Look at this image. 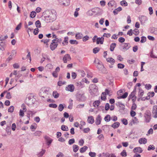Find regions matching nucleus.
<instances>
[{
	"mask_svg": "<svg viewBox=\"0 0 157 157\" xmlns=\"http://www.w3.org/2000/svg\"><path fill=\"white\" fill-rule=\"evenodd\" d=\"M56 12L54 10L47 11L45 19L47 22H52L56 18Z\"/></svg>",
	"mask_w": 157,
	"mask_h": 157,
	"instance_id": "nucleus-1",
	"label": "nucleus"
},
{
	"mask_svg": "<svg viewBox=\"0 0 157 157\" xmlns=\"http://www.w3.org/2000/svg\"><path fill=\"white\" fill-rule=\"evenodd\" d=\"M62 40L61 39L56 38L53 40L52 41V43L50 46V48L53 51L58 46L57 43L58 42H61Z\"/></svg>",
	"mask_w": 157,
	"mask_h": 157,
	"instance_id": "nucleus-2",
	"label": "nucleus"
},
{
	"mask_svg": "<svg viewBox=\"0 0 157 157\" xmlns=\"http://www.w3.org/2000/svg\"><path fill=\"white\" fill-rule=\"evenodd\" d=\"M34 98L33 96L31 94L28 95L26 99V102L29 105H32L34 103Z\"/></svg>",
	"mask_w": 157,
	"mask_h": 157,
	"instance_id": "nucleus-3",
	"label": "nucleus"
},
{
	"mask_svg": "<svg viewBox=\"0 0 157 157\" xmlns=\"http://www.w3.org/2000/svg\"><path fill=\"white\" fill-rule=\"evenodd\" d=\"M77 97L80 100L83 101L85 99L84 93L82 91H78L77 94Z\"/></svg>",
	"mask_w": 157,
	"mask_h": 157,
	"instance_id": "nucleus-4",
	"label": "nucleus"
},
{
	"mask_svg": "<svg viewBox=\"0 0 157 157\" xmlns=\"http://www.w3.org/2000/svg\"><path fill=\"white\" fill-rule=\"evenodd\" d=\"M75 89L74 86L73 84H70L67 85L65 88V90L66 91L70 92H73Z\"/></svg>",
	"mask_w": 157,
	"mask_h": 157,
	"instance_id": "nucleus-5",
	"label": "nucleus"
},
{
	"mask_svg": "<svg viewBox=\"0 0 157 157\" xmlns=\"http://www.w3.org/2000/svg\"><path fill=\"white\" fill-rule=\"evenodd\" d=\"M71 59V58L68 54H66L63 57V60L64 63H67Z\"/></svg>",
	"mask_w": 157,
	"mask_h": 157,
	"instance_id": "nucleus-6",
	"label": "nucleus"
},
{
	"mask_svg": "<svg viewBox=\"0 0 157 157\" xmlns=\"http://www.w3.org/2000/svg\"><path fill=\"white\" fill-rule=\"evenodd\" d=\"M92 89L90 90V92L92 95H96L98 92V88L95 86H93Z\"/></svg>",
	"mask_w": 157,
	"mask_h": 157,
	"instance_id": "nucleus-7",
	"label": "nucleus"
},
{
	"mask_svg": "<svg viewBox=\"0 0 157 157\" xmlns=\"http://www.w3.org/2000/svg\"><path fill=\"white\" fill-rule=\"evenodd\" d=\"M152 115L154 118H157V106L156 105L154 106L153 107Z\"/></svg>",
	"mask_w": 157,
	"mask_h": 157,
	"instance_id": "nucleus-8",
	"label": "nucleus"
},
{
	"mask_svg": "<svg viewBox=\"0 0 157 157\" xmlns=\"http://www.w3.org/2000/svg\"><path fill=\"white\" fill-rule=\"evenodd\" d=\"M58 1L61 4L65 6H68L70 3L69 0H58Z\"/></svg>",
	"mask_w": 157,
	"mask_h": 157,
	"instance_id": "nucleus-9",
	"label": "nucleus"
},
{
	"mask_svg": "<svg viewBox=\"0 0 157 157\" xmlns=\"http://www.w3.org/2000/svg\"><path fill=\"white\" fill-rule=\"evenodd\" d=\"M48 92V91L47 90L44 91L43 90H41L40 91L39 94L41 97L44 98L45 96H46Z\"/></svg>",
	"mask_w": 157,
	"mask_h": 157,
	"instance_id": "nucleus-10",
	"label": "nucleus"
},
{
	"mask_svg": "<svg viewBox=\"0 0 157 157\" xmlns=\"http://www.w3.org/2000/svg\"><path fill=\"white\" fill-rule=\"evenodd\" d=\"M101 120L102 118L101 116L98 115L96 119L95 124H96L97 125H99L101 124Z\"/></svg>",
	"mask_w": 157,
	"mask_h": 157,
	"instance_id": "nucleus-11",
	"label": "nucleus"
},
{
	"mask_svg": "<svg viewBox=\"0 0 157 157\" xmlns=\"http://www.w3.org/2000/svg\"><path fill=\"white\" fill-rule=\"evenodd\" d=\"M133 151L135 153H140L142 152L143 150L141 147H135L133 150Z\"/></svg>",
	"mask_w": 157,
	"mask_h": 157,
	"instance_id": "nucleus-12",
	"label": "nucleus"
},
{
	"mask_svg": "<svg viewBox=\"0 0 157 157\" xmlns=\"http://www.w3.org/2000/svg\"><path fill=\"white\" fill-rule=\"evenodd\" d=\"M144 116L145 118V122L147 123L149 122L151 119L150 114L145 113Z\"/></svg>",
	"mask_w": 157,
	"mask_h": 157,
	"instance_id": "nucleus-13",
	"label": "nucleus"
},
{
	"mask_svg": "<svg viewBox=\"0 0 157 157\" xmlns=\"http://www.w3.org/2000/svg\"><path fill=\"white\" fill-rule=\"evenodd\" d=\"M104 40V38L103 36L101 37H97V39L96 44H102L103 43Z\"/></svg>",
	"mask_w": 157,
	"mask_h": 157,
	"instance_id": "nucleus-14",
	"label": "nucleus"
},
{
	"mask_svg": "<svg viewBox=\"0 0 157 157\" xmlns=\"http://www.w3.org/2000/svg\"><path fill=\"white\" fill-rule=\"evenodd\" d=\"M140 144H145L147 142V140L146 138H140L138 141Z\"/></svg>",
	"mask_w": 157,
	"mask_h": 157,
	"instance_id": "nucleus-15",
	"label": "nucleus"
},
{
	"mask_svg": "<svg viewBox=\"0 0 157 157\" xmlns=\"http://www.w3.org/2000/svg\"><path fill=\"white\" fill-rule=\"evenodd\" d=\"M106 60L108 62L110 63L112 65H113L115 62L114 59L112 57L106 58Z\"/></svg>",
	"mask_w": 157,
	"mask_h": 157,
	"instance_id": "nucleus-16",
	"label": "nucleus"
},
{
	"mask_svg": "<svg viewBox=\"0 0 157 157\" xmlns=\"http://www.w3.org/2000/svg\"><path fill=\"white\" fill-rule=\"evenodd\" d=\"M87 122L88 123L92 124L94 122V117L92 116H90L88 117Z\"/></svg>",
	"mask_w": 157,
	"mask_h": 157,
	"instance_id": "nucleus-17",
	"label": "nucleus"
},
{
	"mask_svg": "<svg viewBox=\"0 0 157 157\" xmlns=\"http://www.w3.org/2000/svg\"><path fill=\"white\" fill-rule=\"evenodd\" d=\"M130 47V44L129 43H124V44L123 49L124 51L127 50Z\"/></svg>",
	"mask_w": 157,
	"mask_h": 157,
	"instance_id": "nucleus-18",
	"label": "nucleus"
},
{
	"mask_svg": "<svg viewBox=\"0 0 157 157\" xmlns=\"http://www.w3.org/2000/svg\"><path fill=\"white\" fill-rule=\"evenodd\" d=\"M129 97L130 99H132L133 101H135L136 98V97L135 95L134 92H132L129 95Z\"/></svg>",
	"mask_w": 157,
	"mask_h": 157,
	"instance_id": "nucleus-19",
	"label": "nucleus"
},
{
	"mask_svg": "<svg viewBox=\"0 0 157 157\" xmlns=\"http://www.w3.org/2000/svg\"><path fill=\"white\" fill-rule=\"evenodd\" d=\"M117 105L120 108V109L122 110H124L125 109V106L121 102H118L117 104Z\"/></svg>",
	"mask_w": 157,
	"mask_h": 157,
	"instance_id": "nucleus-20",
	"label": "nucleus"
},
{
	"mask_svg": "<svg viewBox=\"0 0 157 157\" xmlns=\"http://www.w3.org/2000/svg\"><path fill=\"white\" fill-rule=\"evenodd\" d=\"M68 37L67 36L65 37L64 40L62 42L63 45L64 46L68 44Z\"/></svg>",
	"mask_w": 157,
	"mask_h": 157,
	"instance_id": "nucleus-21",
	"label": "nucleus"
},
{
	"mask_svg": "<svg viewBox=\"0 0 157 157\" xmlns=\"http://www.w3.org/2000/svg\"><path fill=\"white\" fill-rule=\"evenodd\" d=\"M120 123L118 122H114L111 125V127L114 128H118L120 126Z\"/></svg>",
	"mask_w": 157,
	"mask_h": 157,
	"instance_id": "nucleus-22",
	"label": "nucleus"
},
{
	"mask_svg": "<svg viewBox=\"0 0 157 157\" xmlns=\"http://www.w3.org/2000/svg\"><path fill=\"white\" fill-rule=\"evenodd\" d=\"M6 44L5 43L1 42L0 43V49L2 51H3L5 49Z\"/></svg>",
	"mask_w": 157,
	"mask_h": 157,
	"instance_id": "nucleus-23",
	"label": "nucleus"
},
{
	"mask_svg": "<svg viewBox=\"0 0 157 157\" xmlns=\"http://www.w3.org/2000/svg\"><path fill=\"white\" fill-rule=\"evenodd\" d=\"M41 42H43L45 44L46 47L48 48V43L49 41V40L48 39H43L41 40Z\"/></svg>",
	"mask_w": 157,
	"mask_h": 157,
	"instance_id": "nucleus-24",
	"label": "nucleus"
},
{
	"mask_svg": "<svg viewBox=\"0 0 157 157\" xmlns=\"http://www.w3.org/2000/svg\"><path fill=\"white\" fill-rule=\"evenodd\" d=\"M83 35L81 33H78L76 34L75 37L77 39H81L83 37Z\"/></svg>",
	"mask_w": 157,
	"mask_h": 157,
	"instance_id": "nucleus-25",
	"label": "nucleus"
},
{
	"mask_svg": "<svg viewBox=\"0 0 157 157\" xmlns=\"http://www.w3.org/2000/svg\"><path fill=\"white\" fill-rule=\"evenodd\" d=\"M116 46V44L113 43L111 44L110 46V50L111 51H113Z\"/></svg>",
	"mask_w": 157,
	"mask_h": 157,
	"instance_id": "nucleus-26",
	"label": "nucleus"
},
{
	"mask_svg": "<svg viewBox=\"0 0 157 157\" xmlns=\"http://www.w3.org/2000/svg\"><path fill=\"white\" fill-rule=\"evenodd\" d=\"M139 92H138V96L140 98H142L144 94V91L141 89H139Z\"/></svg>",
	"mask_w": 157,
	"mask_h": 157,
	"instance_id": "nucleus-27",
	"label": "nucleus"
},
{
	"mask_svg": "<svg viewBox=\"0 0 157 157\" xmlns=\"http://www.w3.org/2000/svg\"><path fill=\"white\" fill-rule=\"evenodd\" d=\"M128 95V93L127 92H125L124 94L121 96L117 97L118 99L120 98H126Z\"/></svg>",
	"mask_w": 157,
	"mask_h": 157,
	"instance_id": "nucleus-28",
	"label": "nucleus"
},
{
	"mask_svg": "<svg viewBox=\"0 0 157 157\" xmlns=\"http://www.w3.org/2000/svg\"><path fill=\"white\" fill-rule=\"evenodd\" d=\"M110 119L111 117L109 115H106L104 118V120L106 122H109Z\"/></svg>",
	"mask_w": 157,
	"mask_h": 157,
	"instance_id": "nucleus-29",
	"label": "nucleus"
},
{
	"mask_svg": "<svg viewBox=\"0 0 157 157\" xmlns=\"http://www.w3.org/2000/svg\"><path fill=\"white\" fill-rule=\"evenodd\" d=\"M115 3V1L112 0L108 2V6H109L112 7L114 6Z\"/></svg>",
	"mask_w": 157,
	"mask_h": 157,
	"instance_id": "nucleus-30",
	"label": "nucleus"
},
{
	"mask_svg": "<svg viewBox=\"0 0 157 157\" xmlns=\"http://www.w3.org/2000/svg\"><path fill=\"white\" fill-rule=\"evenodd\" d=\"M87 149L88 147L87 146H85L81 148L80 149V152L82 153L85 152Z\"/></svg>",
	"mask_w": 157,
	"mask_h": 157,
	"instance_id": "nucleus-31",
	"label": "nucleus"
},
{
	"mask_svg": "<svg viewBox=\"0 0 157 157\" xmlns=\"http://www.w3.org/2000/svg\"><path fill=\"white\" fill-rule=\"evenodd\" d=\"M100 104V102L99 101H96L93 103V106L95 107H98Z\"/></svg>",
	"mask_w": 157,
	"mask_h": 157,
	"instance_id": "nucleus-32",
	"label": "nucleus"
},
{
	"mask_svg": "<svg viewBox=\"0 0 157 157\" xmlns=\"http://www.w3.org/2000/svg\"><path fill=\"white\" fill-rule=\"evenodd\" d=\"M78 72L79 73L82 77H84L85 75V73L84 71L82 70H78Z\"/></svg>",
	"mask_w": 157,
	"mask_h": 157,
	"instance_id": "nucleus-33",
	"label": "nucleus"
},
{
	"mask_svg": "<svg viewBox=\"0 0 157 157\" xmlns=\"http://www.w3.org/2000/svg\"><path fill=\"white\" fill-rule=\"evenodd\" d=\"M45 152V150L42 149V151L40 152L37 155L38 157H41L44 154Z\"/></svg>",
	"mask_w": 157,
	"mask_h": 157,
	"instance_id": "nucleus-34",
	"label": "nucleus"
},
{
	"mask_svg": "<svg viewBox=\"0 0 157 157\" xmlns=\"http://www.w3.org/2000/svg\"><path fill=\"white\" fill-rule=\"evenodd\" d=\"M35 25L37 27L40 28L41 27V24L39 20H37L35 22Z\"/></svg>",
	"mask_w": 157,
	"mask_h": 157,
	"instance_id": "nucleus-35",
	"label": "nucleus"
},
{
	"mask_svg": "<svg viewBox=\"0 0 157 157\" xmlns=\"http://www.w3.org/2000/svg\"><path fill=\"white\" fill-rule=\"evenodd\" d=\"M106 95L105 93L102 92L101 95V100H105L106 99Z\"/></svg>",
	"mask_w": 157,
	"mask_h": 157,
	"instance_id": "nucleus-36",
	"label": "nucleus"
},
{
	"mask_svg": "<svg viewBox=\"0 0 157 157\" xmlns=\"http://www.w3.org/2000/svg\"><path fill=\"white\" fill-rule=\"evenodd\" d=\"M53 96L55 98H57L59 96V94L56 91H54L53 93Z\"/></svg>",
	"mask_w": 157,
	"mask_h": 157,
	"instance_id": "nucleus-37",
	"label": "nucleus"
},
{
	"mask_svg": "<svg viewBox=\"0 0 157 157\" xmlns=\"http://www.w3.org/2000/svg\"><path fill=\"white\" fill-rule=\"evenodd\" d=\"M79 8H77L76 9L74 13V16L75 17H77L78 15V11L79 10Z\"/></svg>",
	"mask_w": 157,
	"mask_h": 157,
	"instance_id": "nucleus-38",
	"label": "nucleus"
},
{
	"mask_svg": "<svg viewBox=\"0 0 157 157\" xmlns=\"http://www.w3.org/2000/svg\"><path fill=\"white\" fill-rule=\"evenodd\" d=\"M73 151L74 152H76L78 149V147L76 145H74L73 146Z\"/></svg>",
	"mask_w": 157,
	"mask_h": 157,
	"instance_id": "nucleus-39",
	"label": "nucleus"
},
{
	"mask_svg": "<svg viewBox=\"0 0 157 157\" xmlns=\"http://www.w3.org/2000/svg\"><path fill=\"white\" fill-rule=\"evenodd\" d=\"M46 68L47 69H51L53 68V66L50 63H48L46 66Z\"/></svg>",
	"mask_w": 157,
	"mask_h": 157,
	"instance_id": "nucleus-40",
	"label": "nucleus"
},
{
	"mask_svg": "<svg viewBox=\"0 0 157 157\" xmlns=\"http://www.w3.org/2000/svg\"><path fill=\"white\" fill-rule=\"evenodd\" d=\"M25 28L27 29V31L28 33H29V31L31 32L33 30V28L28 27V25L27 24L25 25Z\"/></svg>",
	"mask_w": 157,
	"mask_h": 157,
	"instance_id": "nucleus-41",
	"label": "nucleus"
},
{
	"mask_svg": "<svg viewBox=\"0 0 157 157\" xmlns=\"http://www.w3.org/2000/svg\"><path fill=\"white\" fill-rule=\"evenodd\" d=\"M121 5L124 6H127L128 5L127 3L125 1H122L120 2Z\"/></svg>",
	"mask_w": 157,
	"mask_h": 157,
	"instance_id": "nucleus-42",
	"label": "nucleus"
},
{
	"mask_svg": "<svg viewBox=\"0 0 157 157\" xmlns=\"http://www.w3.org/2000/svg\"><path fill=\"white\" fill-rule=\"evenodd\" d=\"M155 149V147L153 145H150L149 146L147 150L150 151L151 150H154Z\"/></svg>",
	"mask_w": 157,
	"mask_h": 157,
	"instance_id": "nucleus-43",
	"label": "nucleus"
},
{
	"mask_svg": "<svg viewBox=\"0 0 157 157\" xmlns=\"http://www.w3.org/2000/svg\"><path fill=\"white\" fill-rule=\"evenodd\" d=\"M61 129L64 131H67L68 130L67 127L66 125H63L61 126Z\"/></svg>",
	"mask_w": 157,
	"mask_h": 157,
	"instance_id": "nucleus-44",
	"label": "nucleus"
},
{
	"mask_svg": "<svg viewBox=\"0 0 157 157\" xmlns=\"http://www.w3.org/2000/svg\"><path fill=\"white\" fill-rule=\"evenodd\" d=\"M49 107L50 108H56L57 107V105L56 104L51 103L49 105Z\"/></svg>",
	"mask_w": 157,
	"mask_h": 157,
	"instance_id": "nucleus-45",
	"label": "nucleus"
},
{
	"mask_svg": "<svg viewBox=\"0 0 157 157\" xmlns=\"http://www.w3.org/2000/svg\"><path fill=\"white\" fill-rule=\"evenodd\" d=\"M36 12L34 11H32L30 14V17L32 18H33L36 16Z\"/></svg>",
	"mask_w": 157,
	"mask_h": 157,
	"instance_id": "nucleus-46",
	"label": "nucleus"
},
{
	"mask_svg": "<svg viewBox=\"0 0 157 157\" xmlns=\"http://www.w3.org/2000/svg\"><path fill=\"white\" fill-rule=\"evenodd\" d=\"M99 50L100 48H95L93 49V52L94 53L96 54L99 52Z\"/></svg>",
	"mask_w": 157,
	"mask_h": 157,
	"instance_id": "nucleus-47",
	"label": "nucleus"
},
{
	"mask_svg": "<svg viewBox=\"0 0 157 157\" xmlns=\"http://www.w3.org/2000/svg\"><path fill=\"white\" fill-rule=\"evenodd\" d=\"M14 107L13 106H10L8 109V112L12 113L14 110Z\"/></svg>",
	"mask_w": 157,
	"mask_h": 157,
	"instance_id": "nucleus-48",
	"label": "nucleus"
},
{
	"mask_svg": "<svg viewBox=\"0 0 157 157\" xmlns=\"http://www.w3.org/2000/svg\"><path fill=\"white\" fill-rule=\"evenodd\" d=\"M133 34L136 36L139 34V31L137 29H135L133 30Z\"/></svg>",
	"mask_w": 157,
	"mask_h": 157,
	"instance_id": "nucleus-49",
	"label": "nucleus"
},
{
	"mask_svg": "<svg viewBox=\"0 0 157 157\" xmlns=\"http://www.w3.org/2000/svg\"><path fill=\"white\" fill-rule=\"evenodd\" d=\"M8 38V36L6 35L5 36H3L2 35L1 36H0V40L2 41L4 40H5L6 39Z\"/></svg>",
	"mask_w": 157,
	"mask_h": 157,
	"instance_id": "nucleus-50",
	"label": "nucleus"
},
{
	"mask_svg": "<svg viewBox=\"0 0 157 157\" xmlns=\"http://www.w3.org/2000/svg\"><path fill=\"white\" fill-rule=\"evenodd\" d=\"M66 83V82L65 81L62 82L61 81H59L58 82V85L59 86H60L65 84Z\"/></svg>",
	"mask_w": 157,
	"mask_h": 157,
	"instance_id": "nucleus-51",
	"label": "nucleus"
},
{
	"mask_svg": "<svg viewBox=\"0 0 157 157\" xmlns=\"http://www.w3.org/2000/svg\"><path fill=\"white\" fill-rule=\"evenodd\" d=\"M25 111L22 110L21 109H20L19 111V115L21 117H23L24 115V112Z\"/></svg>",
	"mask_w": 157,
	"mask_h": 157,
	"instance_id": "nucleus-52",
	"label": "nucleus"
},
{
	"mask_svg": "<svg viewBox=\"0 0 157 157\" xmlns=\"http://www.w3.org/2000/svg\"><path fill=\"white\" fill-rule=\"evenodd\" d=\"M64 109V107L62 104H60L58 106V109L60 111H62Z\"/></svg>",
	"mask_w": 157,
	"mask_h": 157,
	"instance_id": "nucleus-53",
	"label": "nucleus"
},
{
	"mask_svg": "<svg viewBox=\"0 0 157 157\" xmlns=\"http://www.w3.org/2000/svg\"><path fill=\"white\" fill-rule=\"evenodd\" d=\"M122 122V123L125 125H126L128 124V122L127 120L126 119H123L121 120Z\"/></svg>",
	"mask_w": 157,
	"mask_h": 157,
	"instance_id": "nucleus-54",
	"label": "nucleus"
},
{
	"mask_svg": "<svg viewBox=\"0 0 157 157\" xmlns=\"http://www.w3.org/2000/svg\"><path fill=\"white\" fill-rule=\"evenodd\" d=\"M132 122H133V123H139V121H138V119L136 117H135L133 119H132Z\"/></svg>",
	"mask_w": 157,
	"mask_h": 157,
	"instance_id": "nucleus-55",
	"label": "nucleus"
},
{
	"mask_svg": "<svg viewBox=\"0 0 157 157\" xmlns=\"http://www.w3.org/2000/svg\"><path fill=\"white\" fill-rule=\"evenodd\" d=\"M70 43L71 44H78V42L76 40H70Z\"/></svg>",
	"mask_w": 157,
	"mask_h": 157,
	"instance_id": "nucleus-56",
	"label": "nucleus"
},
{
	"mask_svg": "<svg viewBox=\"0 0 157 157\" xmlns=\"http://www.w3.org/2000/svg\"><path fill=\"white\" fill-rule=\"evenodd\" d=\"M89 155L91 157H95L96 155V154L95 152H90L89 153Z\"/></svg>",
	"mask_w": 157,
	"mask_h": 157,
	"instance_id": "nucleus-57",
	"label": "nucleus"
},
{
	"mask_svg": "<svg viewBox=\"0 0 157 157\" xmlns=\"http://www.w3.org/2000/svg\"><path fill=\"white\" fill-rule=\"evenodd\" d=\"M89 39V37L87 35H86L83 37L82 40L83 41H86L88 40Z\"/></svg>",
	"mask_w": 157,
	"mask_h": 157,
	"instance_id": "nucleus-58",
	"label": "nucleus"
},
{
	"mask_svg": "<svg viewBox=\"0 0 157 157\" xmlns=\"http://www.w3.org/2000/svg\"><path fill=\"white\" fill-rule=\"evenodd\" d=\"M130 115L132 117H134L136 115V113L133 110H131L130 112Z\"/></svg>",
	"mask_w": 157,
	"mask_h": 157,
	"instance_id": "nucleus-59",
	"label": "nucleus"
},
{
	"mask_svg": "<svg viewBox=\"0 0 157 157\" xmlns=\"http://www.w3.org/2000/svg\"><path fill=\"white\" fill-rule=\"evenodd\" d=\"M141 39L140 42L142 43L145 42L146 40V38L144 36H142L141 38Z\"/></svg>",
	"mask_w": 157,
	"mask_h": 157,
	"instance_id": "nucleus-60",
	"label": "nucleus"
},
{
	"mask_svg": "<svg viewBox=\"0 0 157 157\" xmlns=\"http://www.w3.org/2000/svg\"><path fill=\"white\" fill-rule=\"evenodd\" d=\"M121 155L123 156H127V153L125 150H124L121 153Z\"/></svg>",
	"mask_w": 157,
	"mask_h": 157,
	"instance_id": "nucleus-61",
	"label": "nucleus"
},
{
	"mask_svg": "<svg viewBox=\"0 0 157 157\" xmlns=\"http://www.w3.org/2000/svg\"><path fill=\"white\" fill-rule=\"evenodd\" d=\"M76 74L75 72H72L71 73V77L73 79H75L76 77Z\"/></svg>",
	"mask_w": 157,
	"mask_h": 157,
	"instance_id": "nucleus-62",
	"label": "nucleus"
},
{
	"mask_svg": "<svg viewBox=\"0 0 157 157\" xmlns=\"http://www.w3.org/2000/svg\"><path fill=\"white\" fill-rule=\"evenodd\" d=\"M133 30L132 29H130L128 31L127 33V34L129 35L130 36H131L133 34Z\"/></svg>",
	"mask_w": 157,
	"mask_h": 157,
	"instance_id": "nucleus-63",
	"label": "nucleus"
},
{
	"mask_svg": "<svg viewBox=\"0 0 157 157\" xmlns=\"http://www.w3.org/2000/svg\"><path fill=\"white\" fill-rule=\"evenodd\" d=\"M56 157H63V155L62 152H59L56 155Z\"/></svg>",
	"mask_w": 157,
	"mask_h": 157,
	"instance_id": "nucleus-64",
	"label": "nucleus"
}]
</instances>
